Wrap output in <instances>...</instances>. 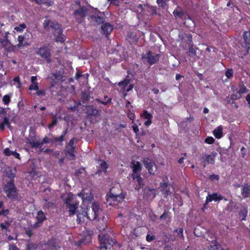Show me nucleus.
Masks as SVG:
<instances>
[{"label":"nucleus","instance_id":"obj_3","mask_svg":"<svg viewBox=\"0 0 250 250\" xmlns=\"http://www.w3.org/2000/svg\"><path fill=\"white\" fill-rule=\"evenodd\" d=\"M114 188L111 189V191L106 195L107 203L111 206L117 205L124 200V195L123 194H116L114 193Z\"/></svg>","mask_w":250,"mask_h":250},{"label":"nucleus","instance_id":"obj_7","mask_svg":"<svg viewBox=\"0 0 250 250\" xmlns=\"http://www.w3.org/2000/svg\"><path fill=\"white\" fill-rule=\"evenodd\" d=\"M159 59V55L153 53L151 51H149L142 57L143 61L144 62L148 63L150 65L156 63Z\"/></svg>","mask_w":250,"mask_h":250},{"label":"nucleus","instance_id":"obj_20","mask_svg":"<svg viewBox=\"0 0 250 250\" xmlns=\"http://www.w3.org/2000/svg\"><path fill=\"white\" fill-rule=\"evenodd\" d=\"M101 28L104 34L106 36L109 34L113 30L112 26L110 24L107 23L103 24Z\"/></svg>","mask_w":250,"mask_h":250},{"label":"nucleus","instance_id":"obj_21","mask_svg":"<svg viewBox=\"0 0 250 250\" xmlns=\"http://www.w3.org/2000/svg\"><path fill=\"white\" fill-rule=\"evenodd\" d=\"M25 36L26 34H25L23 35H20L18 36L17 39L18 43L17 44V46L19 47H24L28 45V43L27 42H24Z\"/></svg>","mask_w":250,"mask_h":250},{"label":"nucleus","instance_id":"obj_27","mask_svg":"<svg viewBox=\"0 0 250 250\" xmlns=\"http://www.w3.org/2000/svg\"><path fill=\"white\" fill-rule=\"evenodd\" d=\"M26 27V25L25 23H21L20 24L19 26L15 27L13 31L14 33H21L22 32Z\"/></svg>","mask_w":250,"mask_h":250},{"label":"nucleus","instance_id":"obj_29","mask_svg":"<svg viewBox=\"0 0 250 250\" xmlns=\"http://www.w3.org/2000/svg\"><path fill=\"white\" fill-rule=\"evenodd\" d=\"M242 194L244 197H248L250 195V187L247 185L243 187Z\"/></svg>","mask_w":250,"mask_h":250},{"label":"nucleus","instance_id":"obj_57","mask_svg":"<svg viewBox=\"0 0 250 250\" xmlns=\"http://www.w3.org/2000/svg\"><path fill=\"white\" fill-rule=\"evenodd\" d=\"M31 80L32 83H37L36 82L37 81V77L36 76H32L31 78Z\"/></svg>","mask_w":250,"mask_h":250},{"label":"nucleus","instance_id":"obj_53","mask_svg":"<svg viewBox=\"0 0 250 250\" xmlns=\"http://www.w3.org/2000/svg\"><path fill=\"white\" fill-rule=\"evenodd\" d=\"M12 155H13L16 158L20 159V154L15 151H13Z\"/></svg>","mask_w":250,"mask_h":250},{"label":"nucleus","instance_id":"obj_6","mask_svg":"<svg viewBox=\"0 0 250 250\" xmlns=\"http://www.w3.org/2000/svg\"><path fill=\"white\" fill-rule=\"evenodd\" d=\"M4 190L9 198L12 199H16L17 198L16 188L12 180L7 183L4 188Z\"/></svg>","mask_w":250,"mask_h":250},{"label":"nucleus","instance_id":"obj_18","mask_svg":"<svg viewBox=\"0 0 250 250\" xmlns=\"http://www.w3.org/2000/svg\"><path fill=\"white\" fill-rule=\"evenodd\" d=\"M172 187L170 186V185H168L166 183H161L160 188H161V190L163 191L164 196L167 197L170 193V189Z\"/></svg>","mask_w":250,"mask_h":250},{"label":"nucleus","instance_id":"obj_51","mask_svg":"<svg viewBox=\"0 0 250 250\" xmlns=\"http://www.w3.org/2000/svg\"><path fill=\"white\" fill-rule=\"evenodd\" d=\"M65 134V133H63V134L61 135L59 138H57L55 140L56 141H62L63 140V135Z\"/></svg>","mask_w":250,"mask_h":250},{"label":"nucleus","instance_id":"obj_50","mask_svg":"<svg viewBox=\"0 0 250 250\" xmlns=\"http://www.w3.org/2000/svg\"><path fill=\"white\" fill-rule=\"evenodd\" d=\"M49 141H50V140L48 138H44L43 139V140L42 141L41 144H43L48 143L49 142Z\"/></svg>","mask_w":250,"mask_h":250},{"label":"nucleus","instance_id":"obj_62","mask_svg":"<svg viewBox=\"0 0 250 250\" xmlns=\"http://www.w3.org/2000/svg\"><path fill=\"white\" fill-rule=\"evenodd\" d=\"M182 77V76H181L180 74H177L176 75V79L177 80H179Z\"/></svg>","mask_w":250,"mask_h":250},{"label":"nucleus","instance_id":"obj_10","mask_svg":"<svg viewBox=\"0 0 250 250\" xmlns=\"http://www.w3.org/2000/svg\"><path fill=\"white\" fill-rule=\"evenodd\" d=\"M146 168L148 170L150 174H154L157 169V166L155 163L150 159H146L144 161Z\"/></svg>","mask_w":250,"mask_h":250},{"label":"nucleus","instance_id":"obj_23","mask_svg":"<svg viewBox=\"0 0 250 250\" xmlns=\"http://www.w3.org/2000/svg\"><path fill=\"white\" fill-rule=\"evenodd\" d=\"M86 11L84 7L80 8V9L75 10L74 14L76 18L83 17L86 15Z\"/></svg>","mask_w":250,"mask_h":250},{"label":"nucleus","instance_id":"obj_22","mask_svg":"<svg viewBox=\"0 0 250 250\" xmlns=\"http://www.w3.org/2000/svg\"><path fill=\"white\" fill-rule=\"evenodd\" d=\"M98 164L100 167L99 169V172H105L108 167L107 163L103 160H100L98 162Z\"/></svg>","mask_w":250,"mask_h":250},{"label":"nucleus","instance_id":"obj_30","mask_svg":"<svg viewBox=\"0 0 250 250\" xmlns=\"http://www.w3.org/2000/svg\"><path fill=\"white\" fill-rule=\"evenodd\" d=\"M44 247L45 249H46L48 250H56V247L53 242H50L48 244H45L44 245Z\"/></svg>","mask_w":250,"mask_h":250},{"label":"nucleus","instance_id":"obj_37","mask_svg":"<svg viewBox=\"0 0 250 250\" xmlns=\"http://www.w3.org/2000/svg\"><path fill=\"white\" fill-rule=\"evenodd\" d=\"M214 139L212 137H208L206 138L205 142L208 144H212L214 142Z\"/></svg>","mask_w":250,"mask_h":250},{"label":"nucleus","instance_id":"obj_14","mask_svg":"<svg viewBox=\"0 0 250 250\" xmlns=\"http://www.w3.org/2000/svg\"><path fill=\"white\" fill-rule=\"evenodd\" d=\"M36 53L42 58L47 59L50 57L49 49L46 47H41L37 50Z\"/></svg>","mask_w":250,"mask_h":250},{"label":"nucleus","instance_id":"obj_25","mask_svg":"<svg viewBox=\"0 0 250 250\" xmlns=\"http://www.w3.org/2000/svg\"><path fill=\"white\" fill-rule=\"evenodd\" d=\"M222 127L220 126L213 131V134L216 138L219 139L222 137L223 134Z\"/></svg>","mask_w":250,"mask_h":250},{"label":"nucleus","instance_id":"obj_42","mask_svg":"<svg viewBox=\"0 0 250 250\" xmlns=\"http://www.w3.org/2000/svg\"><path fill=\"white\" fill-rule=\"evenodd\" d=\"M9 223L5 222L0 224V227L2 229H7L9 226Z\"/></svg>","mask_w":250,"mask_h":250},{"label":"nucleus","instance_id":"obj_4","mask_svg":"<svg viewBox=\"0 0 250 250\" xmlns=\"http://www.w3.org/2000/svg\"><path fill=\"white\" fill-rule=\"evenodd\" d=\"M131 167L133 170L132 177L133 180H136L138 184L141 186L143 184V179L138 174V172L141 170V167L139 162L133 161L131 163Z\"/></svg>","mask_w":250,"mask_h":250},{"label":"nucleus","instance_id":"obj_38","mask_svg":"<svg viewBox=\"0 0 250 250\" xmlns=\"http://www.w3.org/2000/svg\"><path fill=\"white\" fill-rule=\"evenodd\" d=\"M38 88H39V87H38V83H32V84L29 86V89L30 90H36L38 89Z\"/></svg>","mask_w":250,"mask_h":250},{"label":"nucleus","instance_id":"obj_34","mask_svg":"<svg viewBox=\"0 0 250 250\" xmlns=\"http://www.w3.org/2000/svg\"><path fill=\"white\" fill-rule=\"evenodd\" d=\"M175 233H177V236L180 238L183 239L184 235H183V229H177L175 231Z\"/></svg>","mask_w":250,"mask_h":250},{"label":"nucleus","instance_id":"obj_15","mask_svg":"<svg viewBox=\"0 0 250 250\" xmlns=\"http://www.w3.org/2000/svg\"><path fill=\"white\" fill-rule=\"evenodd\" d=\"M92 20L97 23H100L103 22L104 18L103 14L99 11L95 10V13L91 15Z\"/></svg>","mask_w":250,"mask_h":250},{"label":"nucleus","instance_id":"obj_54","mask_svg":"<svg viewBox=\"0 0 250 250\" xmlns=\"http://www.w3.org/2000/svg\"><path fill=\"white\" fill-rule=\"evenodd\" d=\"M8 212V210H2L0 211V215H6Z\"/></svg>","mask_w":250,"mask_h":250},{"label":"nucleus","instance_id":"obj_52","mask_svg":"<svg viewBox=\"0 0 250 250\" xmlns=\"http://www.w3.org/2000/svg\"><path fill=\"white\" fill-rule=\"evenodd\" d=\"M154 239L153 237L152 236H150L149 235H147L146 238V240L148 242H150Z\"/></svg>","mask_w":250,"mask_h":250},{"label":"nucleus","instance_id":"obj_43","mask_svg":"<svg viewBox=\"0 0 250 250\" xmlns=\"http://www.w3.org/2000/svg\"><path fill=\"white\" fill-rule=\"evenodd\" d=\"M233 75V71L232 69L228 70L226 72V76L228 78H230Z\"/></svg>","mask_w":250,"mask_h":250},{"label":"nucleus","instance_id":"obj_24","mask_svg":"<svg viewBox=\"0 0 250 250\" xmlns=\"http://www.w3.org/2000/svg\"><path fill=\"white\" fill-rule=\"evenodd\" d=\"M243 37L246 43V47L249 48V45H250V32L249 31L244 32L243 33Z\"/></svg>","mask_w":250,"mask_h":250},{"label":"nucleus","instance_id":"obj_2","mask_svg":"<svg viewBox=\"0 0 250 250\" xmlns=\"http://www.w3.org/2000/svg\"><path fill=\"white\" fill-rule=\"evenodd\" d=\"M45 29L53 33V39L56 42H62L65 40V36L62 34V30L60 25L57 22L45 20L43 22Z\"/></svg>","mask_w":250,"mask_h":250},{"label":"nucleus","instance_id":"obj_35","mask_svg":"<svg viewBox=\"0 0 250 250\" xmlns=\"http://www.w3.org/2000/svg\"><path fill=\"white\" fill-rule=\"evenodd\" d=\"M75 139H72L68 143V146L67 147V149H74L75 147V145L74 144Z\"/></svg>","mask_w":250,"mask_h":250},{"label":"nucleus","instance_id":"obj_58","mask_svg":"<svg viewBox=\"0 0 250 250\" xmlns=\"http://www.w3.org/2000/svg\"><path fill=\"white\" fill-rule=\"evenodd\" d=\"M167 215V213L165 211L161 216V219H166Z\"/></svg>","mask_w":250,"mask_h":250},{"label":"nucleus","instance_id":"obj_36","mask_svg":"<svg viewBox=\"0 0 250 250\" xmlns=\"http://www.w3.org/2000/svg\"><path fill=\"white\" fill-rule=\"evenodd\" d=\"M2 101L5 104H8L10 101V97L9 95H6L3 96Z\"/></svg>","mask_w":250,"mask_h":250},{"label":"nucleus","instance_id":"obj_28","mask_svg":"<svg viewBox=\"0 0 250 250\" xmlns=\"http://www.w3.org/2000/svg\"><path fill=\"white\" fill-rule=\"evenodd\" d=\"M216 153H212L210 155L206 156L205 160L209 163L212 164L214 161V157Z\"/></svg>","mask_w":250,"mask_h":250},{"label":"nucleus","instance_id":"obj_31","mask_svg":"<svg viewBox=\"0 0 250 250\" xmlns=\"http://www.w3.org/2000/svg\"><path fill=\"white\" fill-rule=\"evenodd\" d=\"M173 13L176 18H182L183 15V13L181 12V9L178 8L175 9Z\"/></svg>","mask_w":250,"mask_h":250},{"label":"nucleus","instance_id":"obj_11","mask_svg":"<svg viewBox=\"0 0 250 250\" xmlns=\"http://www.w3.org/2000/svg\"><path fill=\"white\" fill-rule=\"evenodd\" d=\"M36 219L37 221L32 226L34 229L40 227L42 222L45 219V216L42 211L40 210L38 212Z\"/></svg>","mask_w":250,"mask_h":250},{"label":"nucleus","instance_id":"obj_46","mask_svg":"<svg viewBox=\"0 0 250 250\" xmlns=\"http://www.w3.org/2000/svg\"><path fill=\"white\" fill-rule=\"evenodd\" d=\"M14 81L15 83H17V87L19 88H20L21 87V83H20V78L19 77H15L14 79Z\"/></svg>","mask_w":250,"mask_h":250},{"label":"nucleus","instance_id":"obj_5","mask_svg":"<svg viewBox=\"0 0 250 250\" xmlns=\"http://www.w3.org/2000/svg\"><path fill=\"white\" fill-rule=\"evenodd\" d=\"M232 94L231 98L233 100H236L241 98L242 94L248 92L246 87L243 84H240L237 86L232 87Z\"/></svg>","mask_w":250,"mask_h":250},{"label":"nucleus","instance_id":"obj_45","mask_svg":"<svg viewBox=\"0 0 250 250\" xmlns=\"http://www.w3.org/2000/svg\"><path fill=\"white\" fill-rule=\"evenodd\" d=\"M132 127L133 128V131L137 133L139 131V128L137 125L134 123L133 121L132 122Z\"/></svg>","mask_w":250,"mask_h":250},{"label":"nucleus","instance_id":"obj_63","mask_svg":"<svg viewBox=\"0 0 250 250\" xmlns=\"http://www.w3.org/2000/svg\"><path fill=\"white\" fill-rule=\"evenodd\" d=\"M26 233L28 235L29 237H30L32 235V233L30 230H27Z\"/></svg>","mask_w":250,"mask_h":250},{"label":"nucleus","instance_id":"obj_48","mask_svg":"<svg viewBox=\"0 0 250 250\" xmlns=\"http://www.w3.org/2000/svg\"><path fill=\"white\" fill-rule=\"evenodd\" d=\"M56 124H57V120H56V119H54L53 120L52 123L48 125V127L49 128H51L53 127Z\"/></svg>","mask_w":250,"mask_h":250},{"label":"nucleus","instance_id":"obj_59","mask_svg":"<svg viewBox=\"0 0 250 250\" xmlns=\"http://www.w3.org/2000/svg\"><path fill=\"white\" fill-rule=\"evenodd\" d=\"M139 9H140L141 11H142L143 5L142 4H139V6H138V9L136 10L138 12H140Z\"/></svg>","mask_w":250,"mask_h":250},{"label":"nucleus","instance_id":"obj_61","mask_svg":"<svg viewBox=\"0 0 250 250\" xmlns=\"http://www.w3.org/2000/svg\"><path fill=\"white\" fill-rule=\"evenodd\" d=\"M184 157H182L181 158L179 161H178V162L179 164H182L184 162Z\"/></svg>","mask_w":250,"mask_h":250},{"label":"nucleus","instance_id":"obj_33","mask_svg":"<svg viewBox=\"0 0 250 250\" xmlns=\"http://www.w3.org/2000/svg\"><path fill=\"white\" fill-rule=\"evenodd\" d=\"M74 149H67V155L70 159H73L74 158Z\"/></svg>","mask_w":250,"mask_h":250},{"label":"nucleus","instance_id":"obj_17","mask_svg":"<svg viewBox=\"0 0 250 250\" xmlns=\"http://www.w3.org/2000/svg\"><path fill=\"white\" fill-rule=\"evenodd\" d=\"M3 115V114H0V128L1 130H3L6 126H10L8 118Z\"/></svg>","mask_w":250,"mask_h":250},{"label":"nucleus","instance_id":"obj_40","mask_svg":"<svg viewBox=\"0 0 250 250\" xmlns=\"http://www.w3.org/2000/svg\"><path fill=\"white\" fill-rule=\"evenodd\" d=\"M167 0H157V2L160 6L165 8Z\"/></svg>","mask_w":250,"mask_h":250},{"label":"nucleus","instance_id":"obj_44","mask_svg":"<svg viewBox=\"0 0 250 250\" xmlns=\"http://www.w3.org/2000/svg\"><path fill=\"white\" fill-rule=\"evenodd\" d=\"M13 151L10 150L8 148H6L4 150V153L6 156H10L12 155Z\"/></svg>","mask_w":250,"mask_h":250},{"label":"nucleus","instance_id":"obj_47","mask_svg":"<svg viewBox=\"0 0 250 250\" xmlns=\"http://www.w3.org/2000/svg\"><path fill=\"white\" fill-rule=\"evenodd\" d=\"M127 116L128 118L132 120H133L135 118V115L134 113L131 112V111H129L127 114Z\"/></svg>","mask_w":250,"mask_h":250},{"label":"nucleus","instance_id":"obj_13","mask_svg":"<svg viewBox=\"0 0 250 250\" xmlns=\"http://www.w3.org/2000/svg\"><path fill=\"white\" fill-rule=\"evenodd\" d=\"M223 199V197L220 194H219L217 193L208 194L206 197V203L205 205L213 201L217 202L222 200Z\"/></svg>","mask_w":250,"mask_h":250},{"label":"nucleus","instance_id":"obj_64","mask_svg":"<svg viewBox=\"0 0 250 250\" xmlns=\"http://www.w3.org/2000/svg\"><path fill=\"white\" fill-rule=\"evenodd\" d=\"M211 178H214V179H216L217 180H218L219 179V176L218 175H212L211 176Z\"/></svg>","mask_w":250,"mask_h":250},{"label":"nucleus","instance_id":"obj_9","mask_svg":"<svg viewBox=\"0 0 250 250\" xmlns=\"http://www.w3.org/2000/svg\"><path fill=\"white\" fill-rule=\"evenodd\" d=\"M99 239L100 243V250H109L108 247L110 244L108 243V237L107 235L101 233L99 235Z\"/></svg>","mask_w":250,"mask_h":250},{"label":"nucleus","instance_id":"obj_49","mask_svg":"<svg viewBox=\"0 0 250 250\" xmlns=\"http://www.w3.org/2000/svg\"><path fill=\"white\" fill-rule=\"evenodd\" d=\"M36 94L40 96V95H45V91L44 90H39V91H38L37 92H36Z\"/></svg>","mask_w":250,"mask_h":250},{"label":"nucleus","instance_id":"obj_8","mask_svg":"<svg viewBox=\"0 0 250 250\" xmlns=\"http://www.w3.org/2000/svg\"><path fill=\"white\" fill-rule=\"evenodd\" d=\"M67 197L64 199L65 203L69 208V211L70 214H74L75 213V210L78 204H71V201L74 197V195L71 193H67Z\"/></svg>","mask_w":250,"mask_h":250},{"label":"nucleus","instance_id":"obj_19","mask_svg":"<svg viewBox=\"0 0 250 250\" xmlns=\"http://www.w3.org/2000/svg\"><path fill=\"white\" fill-rule=\"evenodd\" d=\"M144 196L147 200H151L155 196V191L153 189H145Z\"/></svg>","mask_w":250,"mask_h":250},{"label":"nucleus","instance_id":"obj_16","mask_svg":"<svg viewBox=\"0 0 250 250\" xmlns=\"http://www.w3.org/2000/svg\"><path fill=\"white\" fill-rule=\"evenodd\" d=\"M119 85L122 86L124 91L128 92L131 90L133 87V85L130 84V81L128 80H125L119 83Z\"/></svg>","mask_w":250,"mask_h":250},{"label":"nucleus","instance_id":"obj_41","mask_svg":"<svg viewBox=\"0 0 250 250\" xmlns=\"http://www.w3.org/2000/svg\"><path fill=\"white\" fill-rule=\"evenodd\" d=\"M209 250H222L218 247V246L214 242H212L210 245Z\"/></svg>","mask_w":250,"mask_h":250},{"label":"nucleus","instance_id":"obj_60","mask_svg":"<svg viewBox=\"0 0 250 250\" xmlns=\"http://www.w3.org/2000/svg\"><path fill=\"white\" fill-rule=\"evenodd\" d=\"M203 112H204V113L206 114V113H208L209 110L207 107H205V108H204Z\"/></svg>","mask_w":250,"mask_h":250},{"label":"nucleus","instance_id":"obj_56","mask_svg":"<svg viewBox=\"0 0 250 250\" xmlns=\"http://www.w3.org/2000/svg\"><path fill=\"white\" fill-rule=\"evenodd\" d=\"M9 250H18V249L16 246L10 245Z\"/></svg>","mask_w":250,"mask_h":250},{"label":"nucleus","instance_id":"obj_55","mask_svg":"<svg viewBox=\"0 0 250 250\" xmlns=\"http://www.w3.org/2000/svg\"><path fill=\"white\" fill-rule=\"evenodd\" d=\"M246 101H247L249 106L250 107V93L246 97Z\"/></svg>","mask_w":250,"mask_h":250},{"label":"nucleus","instance_id":"obj_39","mask_svg":"<svg viewBox=\"0 0 250 250\" xmlns=\"http://www.w3.org/2000/svg\"><path fill=\"white\" fill-rule=\"evenodd\" d=\"M247 214V210L246 209H244L240 212V217L242 220H245Z\"/></svg>","mask_w":250,"mask_h":250},{"label":"nucleus","instance_id":"obj_12","mask_svg":"<svg viewBox=\"0 0 250 250\" xmlns=\"http://www.w3.org/2000/svg\"><path fill=\"white\" fill-rule=\"evenodd\" d=\"M141 118L145 120L144 125L149 126L152 124V115L146 110L143 111V113L140 114Z\"/></svg>","mask_w":250,"mask_h":250},{"label":"nucleus","instance_id":"obj_32","mask_svg":"<svg viewBox=\"0 0 250 250\" xmlns=\"http://www.w3.org/2000/svg\"><path fill=\"white\" fill-rule=\"evenodd\" d=\"M6 175L7 176L10 178H13L15 177V169H8V170L6 172Z\"/></svg>","mask_w":250,"mask_h":250},{"label":"nucleus","instance_id":"obj_26","mask_svg":"<svg viewBox=\"0 0 250 250\" xmlns=\"http://www.w3.org/2000/svg\"><path fill=\"white\" fill-rule=\"evenodd\" d=\"M35 1L38 4L51 6L53 4L54 0H35Z\"/></svg>","mask_w":250,"mask_h":250},{"label":"nucleus","instance_id":"obj_1","mask_svg":"<svg viewBox=\"0 0 250 250\" xmlns=\"http://www.w3.org/2000/svg\"><path fill=\"white\" fill-rule=\"evenodd\" d=\"M78 195L82 198L83 201L82 206L81 209L77 211V222L84 221L85 219L90 220L96 219L102 212L99 205L96 203H92L91 209H88L87 205L93 199V195L90 190L83 189Z\"/></svg>","mask_w":250,"mask_h":250}]
</instances>
